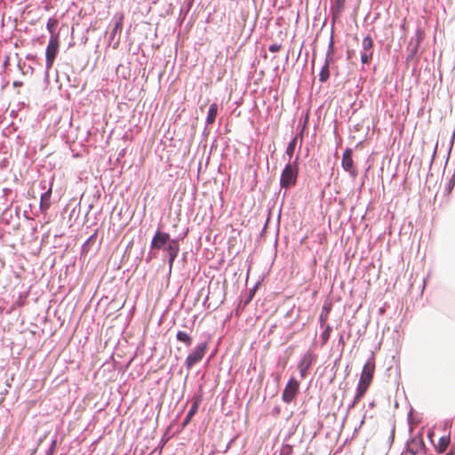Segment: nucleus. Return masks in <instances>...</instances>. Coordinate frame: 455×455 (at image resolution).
<instances>
[{
	"label": "nucleus",
	"instance_id": "f257e3e1",
	"mask_svg": "<svg viewBox=\"0 0 455 455\" xmlns=\"http://www.w3.org/2000/svg\"><path fill=\"white\" fill-rule=\"evenodd\" d=\"M375 371V363L373 361H368L361 372L360 379L356 387V394L354 398L353 405L358 403L366 394L371 386Z\"/></svg>",
	"mask_w": 455,
	"mask_h": 455
},
{
	"label": "nucleus",
	"instance_id": "f03ea898",
	"mask_svg": "<svg viewBox=\"0 0 455 455\" xmlns=\"http://www.w3.org/2000/svg\"><path fill=\"white\" fill-rule=\"evenodd\" d=\"M298 177V167L295 164H288L280 179V185L282 188H290L296 184Z\"/></svg>",
	"mask_w": 455,
	"mask_h": 455
},
{
	"label": "nucleus",
	"instance_id": "7ed1b4c3",
	"mask_svg": "<svg viewBox=\"0 0 455 455\" xmlns=\"http://www.w3.org/2000/svg\"><path fill=\"white\" fill-rule=\"evenodd\" d=\"M207 351V344H198L187 356L185 360V366L188 370H190L195 364L199 363L204 356Z\"/></svg>",
	"mask_w": 455,
	"mask_h": 455
},
{
	"label": "nucleus",
	"instance_id": "20e7f679",
	"mask_svg": "<svg viewBox=\"0 0 455 455\" xmlns=\"http://www.w3.org/2000/svg\"><path fill=\"white\" fill-rule=\"evenodd\" d=\"M59 48L60 41L58 35H52L45 52L47 69H50L52 67L56 55L59 52Z\"/></svg>",
	"mask_w": 455,
	"mask_h": 455
},
{
	"label": "nucleus",
	"instance_id": "39448f33",
	"mask_svg": "<svg viewBox=\"0 0 455 455\" xmlns=\"http://www.w3.org/2000/svg\"><path fill=\"white\" fill-rule=\"evenodd\" d=\"M299 389V382L291 377L286 387H284L282 395L283 401L286 403H291L296 397Z\"/></svg>",
	"mask_w": 455,
	"mask_h": 455
},
{
	"label": "nucleus",
	"instance_id": "423d86ee",
	"mask_svg": "<svg viewBox=\"0 0 455 455\" xmlns=\"http://www.w3.org/2000/svg\"><path fill=\"white\" fill-rule=\"evenodd\" d=\"M363 51L361 52V60L363 64H369L373 55V39L367 36L362 42Z\"/></svg>",
	"mask_w": 455,
	"mask_h": 455
},
{
	"label": "nucleus",
	"instance_id": "0eeeda50",
	"mask_svg": "<svg viewBox=\"0 0 455 455\" xmlns=\"http://www.w3.org/2000/svg\"><path fill=\"white\" fill-rule=\"evenodd\" d=\"M352 155L353 150L349 148H346L342 156L341 165L351 176L355 177L357 175V170L355 168Z\"/></svg>",
	"mask_w": 455,
	"mask_h": 455
},
{
	"label": "nucleus",
	"instance_id": "6e6552de",
	"mask_svg": "<svg viewBox=\"0 0 455 455\" xmlns=\"http://www.w3.org/2000/svg\"><path fill=\"white\" fill-rule=\"evenodd\" d=\"M424 449L425 443L421 434L416 435L407 443V451L413 455L424 451Z\"/></svg>",
	"mask_w": 455,
	"mask_h": 455
},
{
	"label": "nucleus",
	"instance_id": "1a4fd4ad",
	"mask_svg": "<svg viewBox=\"0 0 455 455\" xmlns=\"http://www.w3.org/2000/svg\"><path fill=\"white\" fill-rule=\"evenodd\" d=\"M164 250L168 253V264L171 270L172 268L173 262L180 251L179 241L177 239H171Z\"/></svg>",
	"mask_w": 455,
	"mask_h": 455
},
{
	"label": "nucleus",
	"instance_id": "9d476101",
	"mask_svg": "<svg viewBox=\"0 0 455 455\" xmlns=\"http://www.w3.org/2000/svg\"><path fill=\"white\" fill-rule=\"evenodd\" d=\"M171 237L168 233L157 231L151 242V249H162L170 242Z\"/></svg>",
	"mask_w": 455,
	"mask_h": 455
},
{
	"label": "nucleus",
	"instance_id": "9b49d317",
	"mask_svg": "<svg viewBox=\"0 0 455 455\" xmlns=\"http://www.w3.org/2000/svg\"><path fill=\"white\" fill-rule=\"evenodd\" d=\"M315 360V355L311 351H307L301 358L298 368L300 373V377L304 379L307 375V370L310 368L312 363Z\"/></svg>",
	"mask_w": 455,
	"mask_h": 455
},
{
	"label": "nucleus",
	"instance_id": "f8f14e48",
	"mask_svg": "<svg viewBox=\"0 0 455 455\" xmlns=\"http://www.w3.org/2000/svg\"><path fill=\"white\" fill-rule=\"evenodd\" d=\"M450 443V435H443L439 438L437 444L435 445V449L437 452L443 453L447 449Z\"/></svg>",
	"mask_w": 455,
	"mask_h": 455
},
{
	"label": "nucleus",
	"instance_id": "ddd939ff",
	"mask_svg": "<svg viewBox=\"0 0 455 455\" xmlns=\"http://www.w3.org/2000/svg\"><path fill=\"white\" fill-rule=\"evenodd\" d=\"M51 195L52 189L50 188L48 191H46L41 196L40 208L43 212L47 211L51 205Z\"/></svg>",
	"mask_w": 455,
	"mask_h": 455
},
{
	"label": "nucleus",
	"instance_id": "4468645a",
	"mask_svg": "<svg viewBox=\"0 0 455 455\" xmlns=\"http://www.w3.org/2000/svg\"><path fill=\"white\" fill-rule=\"evenodd\" d=\"M218 108H219L218 104L215 102L212 103L210 105V108L208 110V115L206 117V123L208 124H212L215 122L217 113H218Z\"/></svg>",
	"mask_w": 455,
	"mask_h": 455
},
{
	"label": "nucleus",
	"instance_id": "2eb2a0df",
	"mask_svg": "<svg viewBox=\"0 0 455 455\" xmlns=\"http://www.w3.org/2000/svg\"><path fill=\"white\" fill-rule=\"evenodd\" d=\"M176 339L178 341L185 344L187 347H190L192 345V337L186 331H179L176 334Z\"/></svg>",
	"mask_w": 455,
	"mask_h": 455
},
{
	"label": "nucleus",
	"instance_id": "dca6fc26",
	"mask_svg": "<svg viewBox=\"0 0 455 455\" xmlns=\"http://www.w3.org/2000/svg\"><path fill=\"white\" fill-rule=\"evenodd\" d=\"M124 14L121 13L117 19V20L116 21V24L111 31V34H110V37L112 39H114L116 33H121L122 30H123V25H124Z\"/></svg>",
	"mask_w": 455,
	"mask_h": 455
},
{
	"label": "nucleus",
	"instance_id": "f3484780",
	"mask_svg": "<svg viewBox=\"0 0 455 455\" xmlns=\"http://www.w3.org/2000/svg\"><path fill=\"white\" fill-rule=\"evenodd\" d=\"M330 76V71H329V61L326 60L324 65L322 68V70L320 72V77L319 80L323 83L326 82L329 79Z\"/></svg>",
	"mask_w": 455,
	"mask_h": 455
},
{
	"label": "nucleus",
	"instance_id": "a211bd4d",
	"mask_svg": "<svg viewBox=\"0 0 455 455\" xmlns=\"http://www.w3.org/2000/svg\"><path fill=\"white\" fill-rule=\"evenodd\" d=\"M298 138L299 136L296 135L291 141L290 143L288 144L287 146V148H286V155L289 156V158L291 159L292 156H293V154H294V151H295V148L297 146V142H298Z\"/></svg>",
	"mask_w": 455,
	"mask_h": 455
},
{
	"label": "nucleus",
	"instance_id": "6ab92c4d",
	"mask_svg": "<svg viewBox=\"0 0 455 455\" xmlns=\"http://www.w3.org/2000/svg\"><path fill=\"white\" fill-rule=\"evenodd\" d=\"M331 309V304L323 305V309H322V313L320 315V323H321V324H323L327 321Z\"/></svg>",
	"mask_w": 455,
	"mask_h": 455
},
{
	"label": "nucleus",
	"instance_id": "aec40b11",
	"mask_svg": "<svg viewBox=\"0 0 455 455\" xmlns=\"http://www.w3.org/2000/svg\"><path fill=\"white\" fill-rule=\"evenodd\" d=\"M331 331H332V329L330 325H327L325 327V330L321 334V339H322L323 345H325L327 343V341L329 340Z\"/></svg>",
	"mask_w": 455,
	"mask_h": 455
},
{
	"label": "nucleus",
	"instance_id": "412c9836",
	"mask_svg": "<svg viewBox=\"0 0 455 455\" xmlns=\"http://www.w3.org/2000/svg\"><path fill=\"white\" fill-rule=\"evenodd\" d=\"M346 0H336L334 6V12L339 14L345 7Z\"/></svg>",
	"mask_w": 455,
	"mask_h": 455
},
{
	"label": "nucleus",
	"instance_id": "4be33fe9",
	"mask_svg": "<svg viewBox=\"0 0 455 455\" xmlns=\"http://www.w3.org/2000/svg\"><path fill=\"white\" fill-rule=\"evenodd\" d=\"M293 447L291 444H283L280 450V455H291Z\"/></svg>",
	"mask_w": 455,
	"mask_h": 455
},
{
	"label": "nucleus",
	"instance_id": "5701e85b",
	"mask_svg": "<svg viewBox=\"0 0 455 455\" xmlns=\"http://www.w3.org/2000/svg\"><path fill=\"white\" fill-rule=\"evenodd\" d=\"M57 25H58L57 20H55V19H49L48 20L46 27H47V29L49 30V32L51 34H53Z\"/></svg>",
	"mask_w": 455,
	"mask_h": 455
},
{
	"label": "nucleus",
	"instance_id": "b1692460",
	"mask_svg": "<svg viewBox=\"0 0 455 455\" xmlns=\"http://www.w3.org/2000/svg\"><path fill=\"white\" fill-rule=\"evenodd\" d=\"M268 49L271 52H278L282 49V45L278 44H273L269 46Z\"/></svg>",
	"mask_w": 455,
	"mask_h": 455
},
{
	"label": "nucleus",
	"instance_id": "393cba45",
	"mask_svg": "<svg viewBox=\"0 0 455 455\" xmlns=\"http://www.w3.org/2000/svg\"><path fill=\"white\" fill-rule=\"evenodd\" d=\"M453 187H454V181L452 180H450L447 184L448 192H450Z\"/></svg>",
	"mask_w": 455,
	"mask_h": 455
},
{
	"label": "nucleus",
	"instance_id": "a878e982",
	"mask_svg": "<svg viewBox=\"0 0 455 455\" xmlns=\"http://www.w3.org/2000/svg\"><path fill=\"white\" fill-rule=\"evenodd\" d=\"M196 403H195L192 408L190 409L189 412H188V416H190L192 415L193 413H195L196 410Z\"/></svg>",
	"mask_w": 455,
	"mask_h": 455
},
{
	"label": "nucleus",
	"instance_id": "bb28decb",
	"mask_svg": "<svg viewBox=\"0 0 455 455\" xmlns=\"http://www.w3.org/2000/svg\"><path fill=\"white\" fill-rule=\"evenodd\" d=\"M13 85H14L15 87H17V86H21V85H22V83H21V82H18V81H16V82H14V83H13Z\"/></svg>",
	"mask_w": 455,
	"mask_h": 455
},
{
	"label": "nucleus",
	"instance_id": "cd10ccee",
	"mask_svg": "<svg viewBox=\"0 0 455 455\" xmlns=\"http://www.w3.org/2000/svg\"><path fill=\"white\" fill-rule=\"evenodd\" d=\"M96 235H92L88 241H94Z\"/></svg>",
	"mask_w": 455,
	"mask_h": 455
},
{
	"label": "nucleus",
	"instance_id": "c85d7f7f",
	"mask_svg": "<svg viewBox=\"0 0 455 455\" xmlns=\"http://www.w3.org/2000/svg\"><path fill=\"white\" fill-rule=\"evenodd\" d=\"M445 455H454L453 452L450 451L448 453H446Z\"/></svg>",
	"mask_w": 455,
	"mask_h": 455
}]
</instances>
